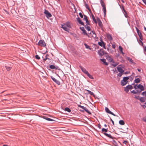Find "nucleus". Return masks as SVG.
I'll list each match as a JSON object with an SVG mask.
<instances>
[{
	"label": "nucleus",
	"mask_w": 146,
	"mask_h": 146,
	"mask_svg": "<svg viewBox=\"0 0 146 146\" xmlns=\"http://www.w3.org/2000/svg\"><path fill=\"white\" fill-rule=\"evenodd\" d=\"M137 34L140 38V40H143V36H142V34L141 33V32L138 33Z\"/></svg>",
	"instance_id": "nucleus-21"
},
{
	"label": "nucleus",
	"mask_w": 146,
	"mask_h": 146,
	"mask_svg": "<svg viewBox=\"0 0 146 146\" xmlns=\"http://www.w3.org/2000/svg\"><path fill=\"white\" fill-rule=\"evenodd\" d=\"M86 94H90V95H93L94 97H95V95L94 94V93L92 92H88V93H87Z\"/></svg>",
	"instance_id": "nucleus-41"
},
{
	"label": "nucleus",
	"mask_w": 146,
	"mask_h": 146,
	"mask_svg": "<svg viewBox=\"0 0 146 146\" xmlns=\"http://www.w3.org/2000/svg\"><path fill=\"white\" fill-rule=\"evenodd\" d=\"M86 23L87 25H90L89 22L88 21V19L86 20Z\"/></svg>",
	"instance_id": "nucleus-53"
},
{
	"label": "nucleus",
	"mask_w": 146,
	"mask_h": 146,
	"mask_svg": "<svg viewBox=\"0 0 146 146\" xmlns=\"http://www.w3.org/2000/svg\"><path fill=\"white\" fill-rule=\"evenodd\" d=\"M126 58L127 60H129L130 62H131V63H133V60H132V59L131 58H130L127 57Z\"/></svg>",
	"instance_id": "nucleus-19"
},
{
	"label": "nucleus",
	"mask_w": 146,
	"mask_h": 146,
	"mask_svg": "<svg viewBox=\"0 0 146 146\" xmlns=\"http://www.w3.org/2000/svg\"><path fill=\"white\" fill-rule=\"evenodd\" d=\"M122 9H123V12L124 14V15L126 17H127L128 16L127 15V13L125 10L124 7H122Z\"/></svg>",
	"instance_id": "nucleus-16"
},
{
	"label": "nucleus",
	"mask_w": 146,
	"mask_h": 146,
	"mask_svg": "<svg viewBox=\"0 0 146 146\" xmlns=\"http://www.w3.org/2000/svg\"><path fill=\"white\" fill-rule=\"evenodd\" d=\"M127 84L126 82H123V80H122L121 82V84L122 86H124Z\"/></svg>",
	"instance_id": "nucleus-37"
},
{
	"label": "nucleus",
	"mask_w": 146,
	"mask_h": 146,
	"mask_svg": "<svg viewBox=\"0 0 146 146\" xmlns=\"http://www.w3.org/2000/svg\"><path fill=\"white\" fill-rule=\"evenodd\" d=\"M107 59L111 63L113 60L112 58L109 56L107 57Z\"/></svg>",
	"instance_id": "nucleus-27"
},
{
	"label": "nucleus",
	"mask_w": 146,
	"mask_h": 146,
	"mask_svg": "<svg viewBox=\"0 0 146 146\" xmlns=\"http://www.w3.org/2000/svg\"><path fill=\"white\" fill-rule=\"evenodd\" d=\"M80 68L83 72L86 75L87 74H88V72L86 70L85 68L82 67L81 66H80Z\"/></svg>",
	"instance_id": "nucleus-10"
},
{
	"label": "nucleus",
	"mask_w": 146,
	"mask_h": 146,
	"mask_svg": "<svg viewBox=\"0 0 146 146\" xmlns=\"http://www.w3.org/2000/svg\"><path fill=\"white\" fill-rule=\"evenodd\" d=\"M133 87L131 85H129L126 87L125 90V91H128L129 90H131V89H133Z\"/></svg>",
	"instance_id": "nucleus-9"
},
{
	"label": "nucleus",
	"mask_w": 146,
	"mask_h": 146,
	"mask_svg": "<svg viewBox=\"0 0 146 146\" xmlns=\"http://www.w3.org/2000/svg\"><path fill=\"white\" fill-rule=\"evenodd\" d=\"M129 79V77H124L123 78V82H125L127 83V80Z\"/></svg>",
	"instance_id": "nucleus-24"
},
{
	"label": "nucleus",
	"mask_w": 146,
	"mask_h": 146,
	"mask_svg": "<svg viewBox=\"0 0 146 146\" xmlns=\"http://www.w3.org/2000/svg\"><path fill=\"white\" fill-rule=\"evenodd\" d=\"M79 107L80 108H81L82 109L84 110L86 112H87L89 114H91V112L88 110V109L86 107L80 105L79 106Z\"/></svg>",
	"instance_id": "nucleus-5"
},
{
	"label": "nucleus",
	"mask_w": 146,
	"mask_h": 146,
	"mask_svg": "<svg viewBox=\"0 0 146 146\" xmlns=\"http://www.w3.org/2000/svg\"><path fill=\"white\" fill-rule=\"evenodd\" d=\"M100 2L101 3V5L102 6V7H103V8H104L106 7V6L105 4V3L104 1H103L102 0H100Z\"/></svg>",
	"instance_id": "nucleus-25"
},
{
	"label": "nucleus",
	"mask_w": 146,
	"mask_h": 146,
	"mask_svg": "<svg viewBox=\"0 0 146 146\" xmlns=\"http://www.w3.org/2000/svg\"><path fill=\"white\" fill-rule=\"evenodd\" d=\"M77 21L80 24H81V25H84V23L81 21L80 18L78 17V18Z\"/></svg>",
	"instance_id": "nucleus-18"
},
{
	"label": "nucleus",
	"mask_w": 146,
	"mask_h": 146,
	"mask_svg": "<svg viewBox=\"0 0 146 146\" xmlns=\"http://www.w3.org/2000/svg\"><path fill=\"white\" fill-rule=\"evenodd\" d=\"M117 70L118 71L121 73H123L124 72V71L121 67L117 68Z\"/></svg>",
	"instance_id": "nucleus-13"
},
{
	"label": "nucleus",
	"mask_w": 146,
	"mask_h": 146,
	"mask_svg": "<svg viewBox=\"0 0 146 146\" xmlns=\"http://www.w3.org/2000/svg\"><path fill=\"white\" fill-rule=\"evenodd\" d=\"M107 38L110 40H112V37L110 35H107Z\"/></svg>",
	"instance_id": "nucleus-39"
},
{
	"label": "nucleus",
	"mask_w": 146,
	"mask_h": 146,
	"mask_svg": "<svg viewBox=\"0 0 146 146\" xmlns=\"http://www.w3.org/2000/svg\"><path fill=\"white\" fill-rule=\"evenodd\" d=\"M134 95V98L136 99H138L140 100L141 102H144L146 100V98L145 96L141 97L140 96L141 92H131Z\"/></svg>",
	"instance_id": "nucleus-1"
},
{
	"label": "nucleus",
	"mask_w": 146,
	"mask_h": 146,
	"mask_svg": "<svg viewBox=\"0 0 146 146\" xmlns=\"http://www.w3.org/2000/svg\"><path fill=\"white\" fill-rule=\"evenodd\" d=\"M63 25H65L68 28H70L71 27L70 23L69 22H67L66 23H64Z\"/></svg>",
	"instance_id": "nucleus-14"
},
{
	"label": "nucleus",
	"mask_w": 146,
	"mask_h": 146,
	"mask_svg": "<svg viewBox=\"0 0 146 146\" xmlns=\"http://www.w3.org/2000/svg\"><path fill=\"white\" fill-rule=\"evenodd\" d=\"M65 110L69 112H70L71 111L68 108H65Z\"/></svg>",
	"instance_id": "nucleus-40"
},
{
	"label": "nucleus",
	"mask_w": 146,
	"mask_h": 146,
	"mask_svg": "<svg viewBox=\"0 0 146 146\" xmlns=\"http://www.w3.org/2000/svg\"><path fill=\"white\" fill-rule=\"evenodd\" d=\"M136 28L137 33H140V32L139 30L138 29H137V28Z\"/></svg>",
	"instance_id": "nucleus-58"
},
{
	"label": "nucleus",
	"mask_w": 146,
	"mask_h": 146,
	"mask_svg": "<svg viewBox=\"0 0 146 146\" xmlns=\"http://www.w3.org/2000/svg\"><path fill=\"white\" fill-rule=\"evenodd\" d=\"M88 19H87V17L85 15H84V20H85V21H86V20H87Z\"/></svg>",
	"instance_id": "nucleus-50"
},
{
	"label": "nucleus",
	"mask_w": 146,
	"mask_h": 146,
	"mask_svg": "<svg viewBox=\"0 0 146 146\" xmlns=\"http://www.w3.org/2000/svg\"><path fill=\"white\" fill-rule=\"evenodd\" d=\"M105 111L106 112L108 113H110L113 116H115L116 115L113 113L112 112L110 111L109 109L107 107H105Z\"/></svg>",
	"instance_id": "nucleus-8"
},
{
	"label": "nucleus",
	"mask_w": 146,
	"mask_h": 146,
	"mask_svg": "<svg viewBox=\"0 0 146 146\" xmlns=\"http://www.w3.org/2000/svg\"><path fill=\"white\" fill-rule=\"evenodd\" d=\"M50 68L51 69H55L56 68V67L53 65H50Z\"/></svg>",
	"instance_id": "nucleus-38"
},
{
	"label": "nucleus",
	"mask_w": 146,
	"mask_h": 146,
	"mask_svg": "<svg viewBox=\"0 0 146 146\" xmlns=\"http://www.w3.org/2000/svg\"><path fill=\"white\" fill-rule=\"evenodd\" d=\"M98 128H99L100 129L101 128V125L100 124H98Z\"/></svg>",
	"instance_id": "nucleus-57"
},
{
	"label": "nucleus",
	"mask_w": 146,
	"mask_h": 146,
	"mask_svg": "<svg viewBox=\"0 0 146 146\" xmlns=\"http://www.w3.org/2000/svg\"><path fill=\"white\" fill-rule=\"evenodd\" d=\"M142 40H139L141 42V45H143V42H142Z\"/></svg>",
	"instance_id": "nucleus-61"
},
{
	"label": "nucleus",
	"mask_w": 146,
	"mask_h": 146,
	"mask_svg": "<svg viewBox=\"0 0 146 146\" xmlns=\"http://www.w3.org/2000/svg\"><path fill=\"white\" fill-rule=\"evenodd\" d=\"M98 53L100 55H103L104 54V50L102 49L100 50L98 52Z\"/></svg>",
	"instance_id": "nucleus-11"
},
{
	"label": "nucleus",
	"mask_w": 146,
	"mask_h": 146,
	"mask_svg": "<svg viewBox=\"0 0 146 146\" xmlns=\"http://www.w3.org/2000/svg\"><path fill=\"white\" fill-rule=\"evenodd\" d=\"M140 81V80L139 78H137L135 79V80H134V82L136 83H139Z\"/></svg>",
	"instance_id": "nucleus-30"
},
{
	"label": "nucleus",
	"mask_w": 146,
	"mask_h": 146,
	"mask_svg": "<svg viewBox=\"0 0 146 146\" xmlns=\"http://www.w3.org/2000/svg\"><path fill=\"white\" fill-rule=\"evenodd\" d=\"M90 34L92 35V36L94 38H95L96 37V34L93 31L91 32Z\"/></svg>",
	"instance_id": "nucleus-23"
},
{
	"label": "nucleus",
	"mask_w": 146,
	"mask_h": 146,
	"mask_svg": "<svg viewBox=\"0 0 146 146\" xmlns=\"http://www.w3.org/2000/svg\"><path fill=\"white\" fill-rule=\"evenodd\" d=\"M43 118L49 121H52L53 120L50 118H48L46 116H43Z\"/></svg>",
	"instance_id": "nucleus-15"
},
{
	"label": "nucleus",
	"mask_w": 146,
	"mask_h": 146,
	"mask_svg": "<svg viewBox=\"0 0 146 146\" xmlns=\"http://www.w3.org/2000/svg\"><path fill=\"white\" fill-rule=\"evenodd\" d=\"M134 88L135 89H139L141 91H143L144 90V87L140 84H139L138 85H135L134 86Z\"/></svg>",
	"instance_id": "nucleus-2"
},
{
	"label": "nucleus",
	"mask_w": 146,
	"mask_h": 146,
	"mask_svg": "<svg viewBox=\"0 0 146 146\" xmlns=\"http://www.w3.org/2000/svg\"><path fill=\"white\" fill-rule=\"evenodd\" d=\"M104 133L106 136L108 137L111 139H113V137L110 134H109L108 133Z\"/></svg>",
	"instance_id": "nucleus-20"
},
{
	"label": "nucleus",
	"mask_w": 146,
	"mask_h": 146,
	"mask_svg": "<svg viewBox=\"0 0 146 146\" xmlns=\"http://www.w3.org/2000/svg\"><path fill=\"white\" fill-rule=\"evenodd\" d=\"M55 82H56L58 85H60V82L57 80H56V81H55Z\"/></svg>",
	"instance_id": "nucleus-47"
},
{
	"label": "nucleus",
	"mask_w": 146,
	"mask_h": 146,
	"mask_svg": "<svg viewBox=\"0 0 146 146\" xmlns=\"http://www.w3.org/2000/svg\"><path fill=\"white\" fill-rule=\"evenodd\" d=\"M61 28L66 31H69V29L68 28V27L65 25H62Z\"/></svg>",
	"instance_id": "nucleus-12"
},
{
	"label": "nucleus",
	"mask_w": 146,
	"mask_h": 146,
	"mask_svg": "<svg viewBox=\"0 0 146 146\" xmlns=\"http://www.w3.org/2000/svg\"><path fill=\"white\" fill-rule=\"evenodd\" d=\"M101 60L103 62L104 64L106 65H108V63L106 62V59H101Z\"/></svg>",
	"instance_id": "nucleus-17"
},
{
	"label": "nucleus",
	"mask_w": 146,
	"mask_h": 146,
	"mask_svg": "<svg viewBox=\"0 0 146 146\" xmlns=\"http://www.w3.org/2000/svg\"><path fill=\"white\" fill-rule=\"evenodd\" d=\"M112 123H113V125H114V122L112 120V119H110Z\"/></svg>",
	"instance_id": "nucleus-59"
},
{
	"label": "nucleus",
	"mask_w": 146,
	"mask_h": 146,
	"mask_svg": "<svg viewBox=\"0 0 146 146\" xmlns=\"http://www.w3.org/2000/svg\"><path fill=\"white\" fill-rule=\"evenodd\" d=\"M49 56V55L48 54H46L45 56V58L43 59V60L44 61H45L46 60L48 59L49 60H50V59L48 57Z\"/></svg>",
	"instance_id": "nucleus-26"
},
{
	"label": "nucleus",
	"mask_w": 146,
	"mask_h": 146,
	"mask_svg": "<svg viewBox=\"0 0 146 146\" xmlns=\"http://www.w3.org/2000/svg\"><path fill=\"white\" fill-rule=\"evenodd\" d=\"M98 44L100 46H103L104 44V43L103 41L98 42Z\"/></svg>",
	"instance_id": "nucleus-31"
},
{
	"label": "nucleus",
	"mask_w": 146,
	"mask_h": 146,
	"mask_svg": "<svg viewBox=\"0 0 146 146\" xmlns=\"http://www.w3.org/2000/svg\"><path fill=\"white\" fill-rule=\"evenodd\" d=\"M143 1L144 3L145 4V5H146V0H145L144 1Z\"/></svg>",
	"instance_id": "nucleus-63"
},
{
	"label": "nucleus",
	"mask_w": 146,
	"mask_h": 146,
	"mask_svg": "<svg viewBox=\"0 0 146 146\" xmlns=\"http://www.w3.org/2000/svg\"><path fill=\"white\" fill-rule=\"evenodd\" d=\"M51 78L53 80L54 82H55V81H56V79H55L54 78L52 77H51Z\"/></svg>",
	"instance_id": "nucleus-51"
},
{
	"label": "nucleus",
	"mask_w": 146,
	"mask_h": 146,
	"mask_svg": "<svg viewBox=\"0 0 146 146\" xmlns=\"http://www.w3.org/2000/svg\"><path fill=\"white\" fill-rule=\"evenodd\" d=\"M119 123L121 125H123L125 123L123 120H120L119 121Z\"/></svg>",
	"instance_id": "nucleus-33"
},
{
	"label": "nucleus",
	"mask_w": 146,
	"mask_h": 146,
	"mask_svg": "<svg viewBox=\"0 0 146 146\" xmlns=\"http://www.w3.org/2000/svg\"><path fill=\"white\" fill-rule=\"evenodd\" d=\"M111 64L114 67H115L118 64L117 63L115 62L113 60L111 62Z\"/></svg>",
	"instance_id": "nucleus-22"
},
{
	"label": "nucleus",
	"mask_w": 146,
	"mask_h": 146,
	"mask_svg": "<svg viewBox=\"0 0 146 146\" xmlns=\"http://www.w3.org/2000/svg\"><path fill=\"white\" fill-rule=\"evenodd\" d=\"M5 67L7 71H10L11 68V67H10L8 66H5Z\"/></svg>",
	"instance_id": "nucleus-32"
},
{
	"label": "nucleus",
	"mask_w": 146,
	"mask_h": 146,
	"mask_svg": "<svg viewBox=\"0 0 146 146\" xmlns=\"http://www.w3.org/2000/svg\"><path fill=\"white\" fill-rule=\"evenodd\" d=\"M85 27L86 29L88 31H90L91 30L89 26L86 25L85 26Z\"/></svg>",
	"instance_id": "nucleus-36"
},
{
	"label": "nucleus",
	"mask_w": 146,
	"mask_h": 146,
	"mask_svg": "<svg viewBox=\"0 0 146 146\" xmlns=\"http://www.w3.org/2000/svg\"><path fill=\"white\" fill-rule=\"evenodd\" d=\"M102 132H106L108 130H107V129L103 128L102 129Z\"/></svg>",
	"instance_id": "nucleus-43"
},
{
	"label": "nucleus",
	"mask_w": 146,
	"mask_h": 146,
	"mask_svg": "<svg viewBox=\"0 0 146 146\" xmlns=\"http://www.w3.org/2000/svg\"><path fill=\"white\" fill-rule=\"evenodd\" d=\"M38 45L44 47L46 46V44L43 40H40L38 43Z\"/></svg>",
	"instance_id": "nucleus-3"
},
{
	"label": "nucleus",
	"mask_w": 146,
	"mask_h": 146,
	"mask_svg": "<svg viewBox=\"0 0 146 146\" xmlns=\"http://www.w3.org/2000/svg\"><path fill=\"white\" fill-rule=\"evenodd\" d=\"M122 73H119L118 74V76L120 77H121L122 75Z\"/></svg>",
	"instance_id": "nucleus-60"
},
{
	"label": "nucleus",
	"mask_w": 146,
	"mask_h": 146,
	"mask_svg": "<svg viewBox=\"0 0 146 146\" xmlns=\"http://www.w3.org/2000/svg\"><path fill=\"white\" fill-rule=\"evenodd\" d=\"M97 21L98 22L99 26L100 27H102V24L100 18H97Z\"/></svg>",
	"instance_id": "nucleus-7"
},
{
	"label": "nucleus",
	"mask_w": 146,
	"mask_h": 146,
	"mask_svg": "<svg viewBox=\"0 0 146 146\" xmlns=\"http://www.w3.org/2000/svg\"><path fill=\"white\" fill-rule=\"evenodd\" d=\"M85 6L86 7V8L87 9H88L89 11H90V9H89V6H88V5H87V4H86L85 5Z\"/></svg>",
	"instance_id": "nucleus-48"
},
{
	"label": "nucleus",
	"mask_w": 146,
	"mask_h": 146,
	"mask_svg": "<svg viewBox=\"0 0 146 146\" xmlns=\"http://www.w3.org/2000/svg\"><path fill=\"white\" fill-rule=\"evenodd\" d=\"M87 75L90 78V79H94V78L92 77V76L88 72V74H87Z\"/></svg>",
	"instance_id": "nucleus-35"
},
{
	"label": "nucleus",
	"mask_w": 146,
	"mask_h": 146,
	"mask_svg": "<svg viewBox=\"0 0 146 146\" xmlns=\"http://www.w3.org/2000/svg\"><path fill=\"white\" fill-rule=\"evenodd\" d=\"M44 13L45 15L46 16L47 18L50 17L52 16L51 14L46 9L44 10Z\"/></svg>",
	"instance_id": "nucleus-4"
},
{
	"label": "nucleus",
	"mask_w": 146,
	"mask_h": 146,
	"mask_svg": "<svg viewBox=\"0 0 146 146\" xmlns=\"http://www.w3.org/2000/svg\"><path fill=\"white\" fill-rule=\"evenodd\" d=\"M84 45L86 47V48L87 49H89L90 50H91V49L90 48V46L88 45L87 44L85 43L84 44Z\"/></svg>",
	"instance_id": "nucleus-34"
},
{
	"label": "nucleus",
	"mask_w": 146,
	"mask_h": 146,
	"mask_svg": "<svg viewBox=\"0 0 146 146\" xmlns=\"http://www.w3.org/2000/svg\"><path fill=\"white\" fill-rule=\"evenodd\" d=\"M103 48H105V49H106V47H105V44H104V45L102 46Z\"/></svg>",
	"instance_id": "nucleus-62"
},
{
	"label": "nucleus",
	"mask_w": 146,
	"mask_h": 146,
	"mask_svg": "<svg viewBox=\"0 0 146 146\" xmlns=\"http://www.w3.org/2000/svg\"><path fill=\"white\" fill-rule=\"evenodd\" d=\"M80 29L83 31V33L84 34V35H86L89 36L88 34L86 33V31L84 29V27H80Z\"/></svg>",
	"instance_id": "nucleus-6"
},
{
	"label": "nucleus",
	"mask_w": 146,
	"mask_h": 146,
	"mask_svg": "<svg viewBox=\"0 0 146 146\" xmlns=\"http://www.w3.org/2000/svg\"><path fill=\"white\" fill-rule=\"evenodd\" d=\"M79 15L80 16V17L81 18H83V15H82V13H79Z\"/></svg>",
	"instance_id": "nucleus-49"
},
{
	"label": "nucleus",
	"mask_w": 146,
	"mask_h": 146,
	"mask_svg": "<svg viewBox=\"0 0 146 146\" xmlns=\"http://www.w3.org/2000/svg\"><path fill=\"white\" fill-rule=\"evenodd\" d=\"M143 121L146 122V117L143 118Z\"/></svg>",
	"instance_id": "nucleus-55"
},
{
	"label": "nucleus",
	"mask_w": 146,
	"mask_h": 146,
	"mask_svg": "<svg viewBox=\"0 0 146 146\" xmlns=\"http://www.w3.org/2000/svg\"><path fill=\"white\" fill-rule=\"evenodd\" d=\"M92 17L93 21H94L95 23L96 24L97 23V21L93 14L92 15Z\"/></svg>",
	"instance_id": "nucleus-28"
},
{
	"label": "nucleus",
	"mask_w": 146,
	"mask_h": 146,
	"mask_svg": "<svg viewBox=\"0 0 146 146\" xmlns=\"http://www.w3.org/2000/svg\"><path fill=\"white\" fill-rule=\"evenodd\" d=\"M113 143L114 145L115 146H118L117 143L115 141H113Z\"/></svg>",
	"instance_id": "nucleus-42"
},
{
	"label": "nucleus",
	"mask_w": 146,
	"mask_h": 146,
	"mask_svg": "<svg viewBox=\"0 0 146 146\" xmlns=\"http://www.w3.org/2000/svg\"><path fill=\"white\" fill-rule=\"evenodd\" d=\"M144 106L145 107H146V102H145V105H144Z\"/></svg>",
	"instance_id": "nucleus-64"
},
{
	"label": "nucleus",
	"mask_w": 146,
	"mask_h": 146,
	"mask_svg": "<svg viewBox=\"0 0 146 146\" xmlns=\"http://www.w3.org/2000/svg\"><path fill=\"white\" fill-rule=\"evenodd\" d=\"M35 57L36 59L38 60H39L40 59V57L38 55H35Z\"/></svg>",
	"instance_id": "nucleus-46"
},
{
	"label": "nucleus",
	"mask_w": 146,
	"mask_h": 146,
	"mask_svg": "<svg viewBox=\"0 0 146 146\" xmlns=\"http://www.w3.org/2000/svg\"><path fill=\"white\" fill-rule=\"evenodd\" d=\"M119 49L121 53L122 54H124L123 51V48L121 46H119Z\"/></svg>",
	"instance_id": "nucleus-29"
},
{
	"label": "nucleus",
	"mask_w": 146,
	"mask_h": 146,
	"mask_svg": "<svg viewBox=\"0 0 146 146\" xmlns=\"http://www.w3.org/2000/svg\"><path fill=\"white\" fill-rule=\"evenodd\" d=\"M141 95H142L143 96L146 97V92H143L142 93Z\"/></svg>",
	"instance_id": "nucleus-45"
},
{
	"label": "nucleus",
	"mask_w": 146,
	"mask_h": 146,
	"mask_svg": "<svg viewBox=\"0 0 146 146\" xmlns=\"http://www.w3.org/2000/svg\"><path fill=\"white\" fill-rule=\"evenodd\" d=\"M123 143L125 144V145H127L128 143V142L126 141H125L123 142Z\"/></svg>",
	"instance_id": "nucleus-54"
},
{
	"label": "nucleus",
	"mask_w": 146,
	"mask_h": 146,
	"mask_svg": "<svg viewBox=\"0 0 146 146\" xmlns=\"http://www.w3.org/2000/svg\"><path fill=\"white\" fill-rule=\"evenodd\" d=\"M103 9L104 10V14L105 15H106V7H105L104 8H103Z\"/></svg>",
	"instance_id": "nucleus-44"
},
{
	"label": "nucleus",
	"mask_w": 146,
	"mask_h": 146,
	"mask_svg": "<svg viewBox=\"0 0 146 146\" xmlns=\"http://www.w3.org/2000/svg\"><path fill=\"white\" fill-rule=\"evenodd\" d=\"M115 44H112V48H115Z\"/></svg>",
	"instance_id": "nucleus-56"
},
{
	"label": "nucleus",
	"mask_w": 146,
	"mask_h": 146,
	"mask_svg": "<svg viewBox=\"0 0 146 146\" xmlns=\"http://www.w3.org/2000/svg\"><path fill=\"white\" fill-rule=\"evenodd\" d=\"M51 78L53 80L54 82H55V81H56V79H55L54 78L52 77H51Z\"/></svg>",
	"instance_id": "nucleus-52"
}]
</instances>
